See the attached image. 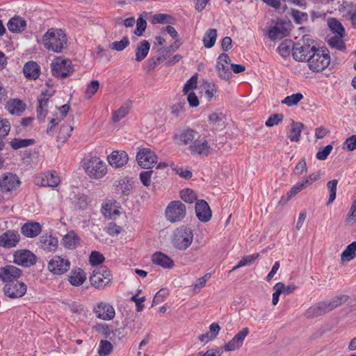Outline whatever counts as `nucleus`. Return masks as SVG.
Masks as SVG:
<instances>
[{"label": "nucleus", "instance_id": "1", "mask_svg": "<svg viewBox=\"0 0 356 356\" xmlns=\"http://www.w3.org/2000/svg\"><path fill=\"white\" fill-rule=\"evenodd\" d=\"M44 48L54 53H60L67 47V38L61 29L51 28L42 36Z\"/></svg>", "mask_w": 356, "mask_h": 356}, {"label": "nucleus", "instance_id": "2", "mask_svg": "<svg viewBox=\"0 0 356 356\" xmlns=\"http://www.w3.org/2000/svg\"><path fill=\"white\" fill-rule=\"evenodd\" d=\"M317 48L316 42L309 35H305L300 40L293 44L292 56L297 61L307 62Z\"/></svg>", "mask_w": 356, "mask_h": 356}, {"label": "nucleus", "instance_id": "3", "mask_svg": "<svg viewBox=\"0 0 356 356\" xmlns=\"http://www.w3.org/2000/svg\"><path fill=\"white\" fill-rule=\"evenodd\" d=\"M309 69L314 72L325 70L330 63V52L326 48H317L307 60Z\"/></svg>", "mask_w": 356, "mask_h": 356}, {"label": "nucleus", "instance_id": "4", "mask_svg": "<svg viewBox=\"0 0 356 356\" xmlns=\"http://www.w3.org/2000/svg\"><path fill=\"white\" fill-rule=\"evenodd\" d=\"M193 240V231L190 227L181 226L177 228L172 240L173 246L179 250H186Z\"/></svg>", "mask_w": 356, "mask_h": 356}, {"label": "nucleus", "instance_id": "5", "mask_svg": "<svg viewBox=\"0 0 356 356\" xmlns=\"http://www.w3.org/2000/svg\"><path fill=\"white\" fill-rule=\"evenodd\" d=\"M167 220L172 223L182 221L186 216V207L182 202H170L165 209Z\"/></svg>", "mask_w": 356, "mask_h": 356}, {"label": "nucleus", "instance_id": "6", "mask_svg": "<svg viewBox=\"0 0 356 356\" xmlns=\"http://www.w3.org/2000/svg\"><path fill=\"white\" fill-rule=\"evenodd\" d=\"M86 172L92 178L100 179L107 172L106 163L98 157H92L84 165Z\"/></svg>", "mask_w": 356, "mask_h": 356}, {"label": "nucleus", "instance_id": "7", "mask_svg": "<svg viewBox=\"0 0 356 356\" xmlns=\"http://www.w3.org/2000/svg\"><path fill=\"white\" fill-rule=\"evenodd\" d=\"M291 22L277 19L274 26L269 28L268 31V38L274 41L281 40L289 35L291 31Z\"/></svg>", "mask_w": 356, "mask_h": 356}, {"label": "nucleus", "instance_id": "8", "mask_svg": "<svg viewBox=\"0 0 356 356\" xmlns=\"http://www.w3.org/2000/svg\"><path fill=\"white\" fill-rule=\"evenodd\" d=\"M52 74L57 77L63 79L69 76L74 72L72 61L69 59H61L57 58L55 62L51 64Z\"/></svg>", "mask_w": 356, "mask_h": 356}, {"label": "nucleus", "instance_id": "9", "mask_svg": "<svg viewBox=\"0 0 356 356\" xmlns=\"http://www.w3.org/2000/svg\"><path fill=\"white\" fill-rule=\"evenodd\" d=\"M56 90L53 86L42 90L40 95L38 97V106L36 108L37 116L38 120L44 122L47 114V104L49 99L55 94Z\"/></svg>", "mask_w": 356, "mask_h": 356}, {"label": "nucleus", "instance_id": "10", "mask_svg": "<svg viewBox=\"0 0 356 356\" xmlns=\"http://www.w3.org/2000/svg\"><path fill=\"white\" fill-rule=\"evenodd\" d=\"M111 277L110 270L102 266L93 271L90 277V282L96 288L104 287L111 282Z\"/></svg>", "mask_w": 356, "mask_h": 356}, {"label": "nucleus", "instance_id": "11", "mask_svg": "<svg viewBox=\"0 0 356 356\" xmlns=\"http://www.w3.org/2000/svg\"><path fill=\"white\" fill-rule=\"evenodd\" d=\"M27 286L22 281L8 282L4 284V294L12 299L18 298L24 296L26 292Z\"/></svg>", "mask_w": 356, "mask_h": 356}, {"label": "nucleus", "instance_id": "12", "mask_svg": "<svg viewBox=\"0 0 356 356\" xmlns=\"http://www.w3.org/2000/svg\"><path fill=\"white\" fill-rule=\"evenodd\" d=\"M37 261L36 256L30 250L22 249L13 254V262L23 267H30Z\"/></svg>", "mask_w": 356, "mask_h": 356}, {"label": "nucleus", "instance_id": "13", "mask_svg": "<svg viewBox=\"0 0 356 356\" xmlns=\"http://www.w3.org/2000/svg\"><path fill=\"white\" fill-rule=\"evenodd\" d=\"M138 165L143 168L149 169L157 163V156L154 152L149 148L140 149L136 155Z\"/></svg>", "mask_w": 356, "mask_h": 356}, {"label": "nucleus", "instance_id": "14", "mask_svg": "<svg viewBox=\"0 0 356 356\" xmlns=\"http://www.w3.org/2000/svg\"><path fill=\"white\" fill-rule=\"evenodd\" d=\"M70 261L60 256H54L48 263V269L55 275H63L70 268Z\"/></svg>", "mask_w": 356, "mask_h": 356}, {"label": "nucleus", "instance_id": "15", "mask_svg": "<svg viewBox=\"0 0 356 356\" xmlns=\"http://www.w3.org/2000/svg\"><path fill=\"white\" fill-rule=\"evenodd\" d=\"M22 276V270L13 265H6L0 268V280L4 284L17 281Z\"/></svg>", "mask_w": 356, "mask_h": 356}, {"label": "nucleus", "instance_id": "16", "mask_svg": "<svg viewBox=\"0 0 356 356\" xmlns=\"http://www.w3.org/2000/svg\"><path fill=\"white\" fill-rule=\"evenodd\" d=\"M318 178V175L315 173H312L309 176L304 177L302 179L298 181L287 193V199H291L302 190L308 188L317 181Z\"/></svg>", "mask_w": 356, "mask_h": 356}, {"label": "nucleus", "instance_id": "17", "mask_svg": "<svg viewBox=\"0 0 356 356\" xmlns=\"http://www.w3.org/2000/svg\"><path fill=\"white\" fill-rule=\"evenodd\" d=\"M20 184V181L17 175L6 172L0 179V187L3 192H12L15 191Z\"/></svg>", "mask_w": 356, "mask_h": 356}, {"label": "nucleus", "instance_id": "18", "mask_svg": "<svg viewBox=\"0 0 356 356\" xmlns=\"http://www.w3.org/2000/svg\"><path fill=\"white\" fill-rule=\"evenodd\" d=\"M20 241V235L17 231L7 230L0 235V247L12 248L17 245Z\"/></svg>", "mask_w": 356, "mask_h": 356}, {"label": "nucleus", "instance_id": "19", "mask_svg": "<svg viewBox=\"0 0 356 356\" xmlns=\"http://www.w3.org/2000/svg\"><path fill=\"white\" fill-rule=\"evenodd\" d=\"M34 182L40 186L56 187L60 183V177L56 172H46L35 178Z\"/></svg>", "mask_w": 356, "mask_h": 356}, {"label": "nucleus", "instance_id": "20", "mask_svg": "<svg viewBox=\"0 0 356 356\" xmlns=\"http://www.w3.org/2000/svg\"><path fill=\"white\" fill-rule=\"evenodd\" d=\"M250 330L248 327H243L241 330H240L234 337L225 345L224 346V349L225 351H234L238 348H240L245 337L249 334Z\"/></svg>", "mask_w": 356, "mask_h": 356}, {"label": "nucleus", "instance_id": "21", "mask_svg": "<svg viewBox=\"0 0 356 356\" xmlns=\"http://www.w3.org/2000/svg\"><path fill=\"white\" fill-rule=\"evenodd\" d=\"M195 211L197 219L202 222H207L211 219L212 211L207 202H196Z\"/></svg>", "mask_w": 356, "mask_h": 356}, {"label": "nucleus", "instance_id": "22", "mask_svg": "<svg viewBox=\"0 0 356 356\" xmlns=\"http://www.w3.org/2000/svg\"><path fill=\"white\" fill-rule=\"evenodd\" d=\"M98 318L104 321L112 320L115 315L113 307L109 304L100 302L94 309Z\"/></svg>", "mask_w": 356, "mask_h": 356}, {"label": "nucleus", "instance_id": "23", "mask_svg": "<svg viewBox=\"0 0 356 356\" xmlns=\"http://www.w3.org/2000/svg\"><path fill=\"white\" fill-rule=\"evenodd\" d=\"M129 156L126 152L122 150L113 151L108 156V162L115 168H121L127 163Z\"/></svg>", "mask_w": 356, "mask_h": 356}, {"label": "nucleus", "instance_id": "24", "mask_svg": "<svg viewBox=\"0 0 356 356\" xmlns=\"http://www.w3.org/2000/svg\"><path fill=\"white\" fill-rule=\"evenodd\" d=\"M189 150L193 155L207 156L209 153L210 146L204 139H196L189 146Z\"/></svg>", "mask_w": 356, "mask_h": 356}, {"label": "nucleus", "instance_id": "25", "mask_svg": "<svg viewBox=\"0 0 356 356\" xmlns=\"http://www.w3.org/2000/svg\"><path fill=\"white\" fill-rule=\"evenodd\" d=\"M152 261L154 264L166 269H171L175 266L174 261L161 252L154 253L152 256Z\"/></svg>", "mask_w": 356, "mask_h": 356}, {"label": "nucleus", "instance_id": "26", "mask_svg": "<svg viewBox=\"0 0 356 356\" xmlns=\"http://www.w3.org/2000/svg\"><path fill=\"white\" fill-rule=\"evenodd\" d=\"M81 242V238L73 230L67 232L62 238V245L68 250L76 249Z\"/></svg>", "mask_w": 356, "mask_h": 356}, {"label": "nucleus", "instance_id": "27", "mask_svg": "<svg viewBox=\"0 0 356 356\" xmlns=\"http://www.w3.org/2000/svg\"><path fill=\"white\" fill-rule=\"evenodd\" d=\"M339 11L343 13V17L350 19L354 27H356V3L346 2L341 5Z\"/></svg>", "mask_w": 356, "mask_h": 356}, {"label": "nucleus", "instance_id": "28", "mask_svg": "<svg viewBox=\"0 0 356 356\" xmlns=\"http://www.w3.org/2000/svg\"><path fill=\"white\" fill-rule=\"evenodd\" d=\"M42 230V227L39 222H26L21 227L22 234L28 238L37 236Z\"/></svg>", "mask_w": 356, "mask_h": 356}, {"label": "nucleus", "instance_id": "29", "mask_svg": "<svg viewBox=\"0 0 356 356\" xmlns=\"http://www.w3.org/2000/svg\"><path fill=\"white\" fill-rule=\"evenodd\" d=\"M7 26L12 33H22L26 29V22L19 16H15L9 19Z\"/></svg>", "mask_w": 356, "mask_h": 356}, {"label": "nucleus", "instance_id": "30", "mask_svg": "<svg viewBox=\"0 0 356 356\" xmlns=\"http://www.w3.org/2000/svg\"><path fill=\"white\" fill-rule=\"evenodd\" d=\"M23 72L27 79L35 80L40 76V67L36 62L31 60L24 65Z\"/></svg>", "mask_w": 356, "mask_h": 356}, {"label": "nucleus", "instance_id": "31", "mask_svg": "<svg viewBox=\"0 0 356 356\" xmlns=\"http://www.w3.org/2000/svg\"><path fill=\"white\" fill-rule=\"evenodd\" d=\"M40 245L46 251H54L58 247V239L51 235H42L40 237Z\"/></svg>", "mask_w": 356, "mask_h": 356}, {"label": "nucleus", "instance_id": "32", "mask_svg": "<svg viewBox=\"0 0 356 356\" xmlns=\"http://www.w3.org/2000/svg\"><path fill=\"white\" fill-rule=\"evenodd\" d=\"M86 280V274L83 270L78 268L72 270L68 276L69 282L74 286L82 285Z\"/></svg>", "mask_w": 356, "mask_h": 356}, {"label": "nucleus", "instance_id": "33", "mask_svg": "<svg viewBox=\"0 0 356 356\" xmlns=\"http://www.w3.org/2000/svg\"><path fill=\"white\" fill-rule=\"evenodd\" d=\"M6 108L10 113L19 115L25 111L26 105L22 100L13 99L8 102Z\"/></svg>", "mask_w": 356, "mask_h": 356}, {"label": "nucleus", "instance_id": "34", "mask_svg": "<svg viewBox=\"0 0 356 356\" xmlns=\"http://www.w3.org/2000/svg\"><path fill=\"white\" fill-rule=\"evenodd\" d=\"M149 49L150 43L147 40H143L140 42L136 49L135 60L138 62L143 60L147 57Z\"/></svg>", "mask_w": 356, "mask_h": 356}, {"label": "nucleus", "instance_id": "35", "mask_svg": "<svg viewBox=\"0 0 356 356\" xmlns=\"http://www.w3.org/2000/svg\"><path fill=\"white\" fill-rule=\"evenodd\" d=\"M196 131L192 129H183L179 134L175 135V138L179 139L180 144L188 145L195 138Z\"/></svg>", "mask_w": 356, "mask_h": 356}, {"label": "nucleus", "instance_id": "36", "mask_svg": "<svg viewBox=\"0 0 356 356\" xmlns=\"http://www.w3.org/2000/svg\"><path fill=\"white\" fill-rule=\"evenodd\" d=\"M304 124L301 122L293 121L291 124V129L288 134V137L292 142H298L300 140L302 129Z\"/></svg>", "mask_w": 356, "mask_h": 356}, {"label": "nucleus", "instance_id": "37", "mask_svg": "<svg viewBox=\"0 0 356 356\" xmlns=\"http://www.w3.org/2000/svg\"><path fill=\"white\" fill-rule=\"evenodd\" d=\"M114 186L115 193L123 197L128 196L132 190L131 184L124 180L116 182Z\"/></svg>", "mask_w": 356, "mask_h": 356}, {"label": "nucleus", "instance_id": "38", "mask_svg": "<svg viewBox=\"0 0 356 356\" xmlns=\"http://www.w3.org/2000/svg\"><path fill=\"white\" fill-rule=\"evenodd\" d=\"M217 38V30L215 29H208L204 37H203V43L206 48H211L214 46L216 40Z\"/></svg>", "mask_w": 356, "mask_h": 356}, {"label": "nucleus", "instance_id": "39", "mask_svg": "<svg viewBox=\"0 0 356 356\" xmlns=\"http://www.w3.org/2000/svg\"><path fill=\"white\" fill-rule=\"evenodd\" d=\"M343 38L341 35H336L329 38L327 42L331 48L344 51L346 49V46Z\"/></svg>", "mask_w": 356, "mask_h": 356}, {"label": "nucleus", "instance_id": "40", "mask_svg": "<svg viewBox=\"0 0 356 356\" xmlns=\"http://www.w3.org/2000/svg\"><path fill=\"white\" fill-rule=\"evenodd\" d=\"M328 26L333 33L341 37L345 36V29L341 23L335 18H331L327 22Z\"/></svg>", "mask_w": 356, "mask_h": 356}, {"label": "nucleus", "instance_id": "41", "mask_svg": "<svg viewBox=\"0 0 356 356\" xmlns=\"http://www.w3.org/2000/svg\"><path fill=\"white\" fill-rule=\"evenodd\" d=\"M356 257V241L350 243L341 254V260L349 261Z\"/></svg>", "mask_w": 356, "mask_h": 356}, {"label": "nucleus", "instance_id": "42", "mask_svg": "<svg viewBox=\"0 0 356 356\" xmlns=\"http://www.w3.org/2000/svg\"><path fill=\"white\" fill-rule=\"evenodd\" d=\"M209 121L213 129L222 128L225 125L222 113H213L209 116Z\"/></svg>", "mask_w": 356, "mask_h": 356}, {"label": "nucleus", "instance_id": "43", "mask_svg": "<svg viewBox=\"0 0 356 356\" xmlns=\"http://www.w3.org/2000/svg\"><path fill=\"white\" fill-rule=\"evenodd\" d=\"M166 56L164 54L160 52V55L157 57H152L148 59L145 64V68L147 72L153 70L161 62L165 60Z\"/></svg>", "mask_w": 356, "mask_h": 356}, {"label": "nucleus", "instance_id": "44", "mask_svg": "<svg viewBox=\"0 0 356 356\" xmlns=\"http://www.w3.org/2000/svg\"><path fill=\"white\" fill-rule=\"evenodd\" d=\"M35 140L33 138L22 139V138H14L10 143L11 147L14 149H18L22 147L33 145L35 144Z\"/></svg>", "mask_w": 356, "mask_h": 356}, {"label": "nucleus", "instance_id": "45", "mask_svg": "<svg viewBox=\"0 0 356 356\" xmlns=\"http://www.w3.org/2000/svg\"><path fill=\"white\" fill-rule=\"evenodd\" d=\"M293 44L294 43L292 40H284L277 47V51L282 57H287L291 51Z\"/></svg>", "mask_w": 356, "mask_h": 356}, {"label": "nucleus", "instance_id": "46", "mask_svg": "<svg viewBox=\"0 0 356 356\" xmlns=\"http://www.w3.org/2000/svg\"><path fill=\"white\" fill-rule=\"evenodd\" d=\"M325 314L319 302L310 307L307 311L305 315L307 318H315Z\"/></svg>", "mask_w": 356, "mask_h": 356}, {"label": "nucleus", "instance_id": "47", "mask_svg": "<svg viewBox=\"0 0 356 356\" xmlns=\"http://www.w3.org/2000/svg\"><path fill=\"white\" fill-rule=\"evenodd\" d=\"M291 16L297 24H302L303 22L308 21L309 19L307 13L301 12L296 9H291Z\"/></svg>", "mask_w": 356, "mask_h": 356}, {"label": "nucleus", "instance_id": "48", "mask_svg": "<svg viewBox=\"0 0 356 356\" xmlns=\"http://www.w3.org/2000/svg\"><path fill=\"white\" fill-rule=\"evenodd\" d=\"M259 257V254H252L250 255L245 256L242 257V259L239 261V262L233 267L231 271H234L238 268L250 265L252 264L255 259H257Z\"/></svg>", "mask_w": 356, "mask_h": 356}, {"label": "nucleus", "instance_id": "49", "mask_svg": "<svg viewBox=\"0 0 356 356\" xmlns=\"http://www.w3.org/2000/svg\"><path fill=\"white\" fill-rule=\"evenodd\" d=\"M129 44L130 41L128 37L124 36L120 41L113 42L111 44H110L109 47L113 50L120 51L127 48L129 45Z\"/></svg>", "mask_w": 356, "mask_h": 356}, {"label": "nucleus", "instance_id": "50", "mask_svg": "<svg viewBox=\"0 0 356 356\" xmlns=\"http://www.w3.org/2000/svg\"><path fill=\"white\" fill-rule=\"evenodd\" d=\"M216 68L219 76L225 80H229L232 72L229 67L223 63H217Z\"/></svg>", "mask_w": 356, "mask_h": 356}, {"label": "nucleus", "instance_id": "51", "mask_svg": "<svg viewBox=\"0 0 356 356\" xmlns=\"http://www.w3.org/2000/svg\"><path fill=\"white\" fill-rule=\"evenodd\" d=\"M302 99L303 95L301 93L298 92L286 97L282 101V104H286L288 106H292L296 105Z\"/></svg>", "mask_w": 356, "mask_h": 356}, {"label": "nucleus", "instance_id": "52", "mask_svg": "<svg viewBox=\"0 0 356 356\" xmlns=\"http://www.w3.org/2000/svg\"><path fill=\"white\" fill-rule=\"evenodd\" d=\"M129 107L127 105H122L117 111L113 113V121L118 122L124 118L129 113Z\"/></svg>", "mask_w": 356, "mask_h": 356}, {"label": "nucleus", "instance_id": "53", "mask_svg": "<svg viewBox=\"0 0 356 356\" xmlns=\"http://www.w3.org/2000/svg\"><path fill=\"white\" fill-rule=\"evenodd\" d=\"M181 200H203L198 199L196 193L191 188H184L179 193Z\"/></svg>", "mask_w": 356, "mask_h": 356}, {"label": "nucleus", "instance_id": "54", "mask_svg": "<svg viewBox=\"0 0 356 356\" xmlns=\"http://www.w3.org/2000/svg\"><path fill=\"white\" fill-rule=\"evenodd\" d=\"M73 128L68 125H63L60 127V131L57 136L58 141L65 142L71 135Z\"/></svg>", "mask_w": 356, "mask_h": 356}, {"label": "nucleus", "instance_id": "55", "mask_svg": "<svg viewBox=\"0 0 356 356\" xmlns=\"http://www.w3.org/2000/svg\"><path fill=\"white\" fill-rule=\"evenodd\" d=\"M154 175L155 177L157 176V172L154 170L142 171L140 173V179L143 184L145 186H149L151 183V178Z\"/></svg>", "mask_w": 356, "mask_h": 356}, {"label": "nucleus", "instance_id": "56", "mask_svg": "<svg viewBox=\"0 0 356 356\" xmlns=\"http://www.w3.org/2000/svg\"><path fill=\"white\" fill-rule=\"evenodd\" d=\"M349 298V296L347 295L340 294L333 297L331 299H329V302L330 305L334 310L335 308L341 305L343 303L346 302Z\"/></svg>", "mask_w": 356, "mask_h": 356}, {"label": "nucleus", "instance_id": "57", "mask_svg": "<svg viewBox=\"0 0 356 356\" xmlns=\"http://www.w3.org/2000/svg\"><path fill=\"white\" fill-rule=\"evenodd\" d=\"M172 17L168 14H156L153 16L152 23L153 24H171L172 21Z\"/></svg>", "mask_w": 356, "mask_h": 356}, {"label": "nucleus", "instance_id": "58", "mask_svg": "<svg viewBox=\"0 0 356 356\" xmlns=\"http://www.w3.org/2000/svg\"><path fill=\"white\" fill-rule=\"evenodd\" d=\"M10 130V122L5 118H0V139L6 138Z\"/></svg>", "mask_w": 356, "mask_h": 356}, {"label": "nucleus", "instance_id": "59", "mask_svg": "<svg viewBox=\"0 0 356 356\" xmlns=\"http://www.w3.org/2000/svg\"><path fill=\"white\" fill-rule=\"evenodd\" d=\"M113 346L108 341L102 340L99 343L98 353L101 355H107L111 353Z\"/></svg>", "mask_w": 356, "mask_h": 356}, {"label": "nucleus", "instance_id": "60", "mask_svg": "<svg viewBox=\"0 0 356 356\" xmlns=\"http://www.w3.org/2000/svg\"><path fill=\"white\" fill-rule=\"evenodd\" d=\"M146 27L147 22L141 15L136 21V28L134 30V34L138 36L143 35L144 31L146 29Z\"/></svg>", "mask_w": 356, "mask_h": 356}, {"label": "nucleus", "instance_id": "61", "mask_svg": "<svg viewBox=\"0 0 356 356\" xmlns=\"http://www.w3.org/2000/svg\"><path fill=\"white\" fill-rule=\"evenodd\" d=\"M283 119H284V115L281 113L273 114L266 121L265 124L266 127H271L275 125H277L279 123L282 122Z\"/></svg>", "mask_w": 356, "mask_h": 356}, {"label": "nucleus", "instance_id": "62", "mask_svg": "<svg viewBox=\"0 0 356 356\" xmlns=\"http://www.w3.org/2000/svg\"><path fill=\"white\" fill-rule=\"evenodd\" d=\"M197 76L196 74L192 76L184 84L183 92L184 95H186L189 92L190 90H192L197 87Z\"/></svg>", "mask_w": 356, "mask_h": 356}, {"label": "nucleus", "instance_id": "63", "mask_svg": "<svg viewBox=\"0 0 356 356\" xmlns=\"http://www.w3.org/2000/svg\"><path fill=\"white\" fill-rule=\"evenodd\" d=\"M89 261L92 266H97L104 262V257L97 251H92L90 255Z\"/></svg>", "mask_w": 356, "mask_h": 356}, {"label": "nucleus", "instance_id": "64", "mask_svg": "<svg viewBox=\"0 0 356 356\" xmlns=\"http://www.w3.org/2000/svg\"><path fill=\"white\" fill-rule=\"evenodd\" d=\"M204 88L205 89V97L209 101H211L216 92L215 85L213 83L207 82L204 84Z\"/></svg>", "mask_w": 356, "mask_h": 356}]
</instances>
